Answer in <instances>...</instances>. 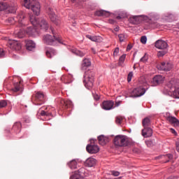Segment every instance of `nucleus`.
<instances>
[{
	"label": "nucleus",
	"instance_id": "obj_20",
	"mask_svg": "<svg viewBox=\"0 0 179 179\" xmlns=\"http://www.w3.org/2000/svg\"><path fill=\"white\" fill-rule=\"evenodd\" d=\"M98 141L99 145H101V146H104L110 142V138L104 135H101L98 136Z\"/></svg>",
	"mask_w": 179,
	"mask_h": 179
},
{
	"label": "nucleus",
	"instance_id": "obj_50",
	"mask_svg": "<svg viewBox=\"0 0 179 179\" xmlns=\"http://www.w3.org/2000/svg\"><path fill=\"white\" fill-rule=\"evenodd\" d=\"M5 57V50L3 49L0 48V58H3Z\"/></svg>",
	"mask_w": 179,
	"mask_h": 179
},
{
	"label": "nucleus",
	"instance_id": "obj_9",
	"mask_svg": "<svg viewBox=\"0 0 179 179\" xmlns=\"http://www.w3.org/2000/svg\"><path fill=\"white\" fill-rule=\"evenodd\" d=\"M86 150L88 153L94 155L98 153V152L100 150V148H99V145L94 144V140H91V143L87 145Z\"/></svg>",
	"mask_w": 179,
	"mask_h": 179
},
{
	"label": "nucleus",
	"instance_id": "obj_23",
	"mask_svg": "<svg viewBox=\"0 0 179 179\" xmlns=\"http://www.w3.org/2000/svg\"><path fill=\"white\" fill-rule=\"evenodd\" d=\"M129 21L133 24H138V23L142 22V17L141 15H134L129 18Z\"/></svg>",
	"mask_w": 179,
	"mask_h": 179
},
{
	"label": "nucleus",
	"instance_id": "obj_17",
	"mask_svg": "<svg viewBox=\"0 0 179 179\" xmlns=\"http://www.w3.org/2000/svg\"><path fill=\"white\" fill-rule=\"evenodd\" d=\"M143 138H150L153 136V130L150 127H144L141 131Z\"/></svg>",
	"mask_w": 179,
	"mask_h": 179
},
{
	"label": "nucleus",
	"instance_id": "obj_8",
	"mask_svg": "<svg viewBox=\"0 0 179 179\" xmlns=\"http://www.w3.org/2000/svg\"><path fill=\"white\" fill-rule=\"evenodd\" d=\"M48 15H49L51 22H52V23H55V24H56L57 26H58V24L61 23V20H59V17H58L57 15H55L54 9L49 8L48 9Z\"/></svg>",
	"mask_w": 179,
	"mask_h": 179
},
{
	"label": "nucleus",
	"instance_id": "obj_5",
	"mask_svg": "<svg viewBox=\"0 0 179 179\" xmlns=\"http://www.w3.org/2000/svg\"><path fill=\"white\" fill-rule=\"evenodd\" d=\"M24 13L23 11H21L19 13L17 16L14 18V17H9L8 20H6V24H15L16 22H18L19 25L22 27L24 26Z\"/></svg>",
	"mask_w": 179,
	"mask_h": 179
},
{
	"label": "nucleus",
	"instance_id": "obj_40",
	"mask_svg": "<svg viewBox=\"0 0 179 179\" xmlns=\"http://www.w3.org/2000/svg\"><path fill=\"white\" fill-rule=\"evenodd\" d=\"M8 6L6 3H0V11L5 10V9H8Z\"/></svg>",
	"mask_w": 179,
	"mask_h": 179
},
{
	"label": "nucleus",
	"instance_id": "obj_16",
	"mask_svg": "<svg viewBox=\"0 0 179 179\" xmlns=\"http://www.w3.org/2000/svg\"><path fill=\"white\" fill-rule=\"evenodd\" d=\"M57 101L63 108H69V107H72L73 106L72 101L70 100H65L59 98L57 99Z\"/></svg>",
	"mask_w": 179,
	"mask_h": 179
},
{
	"label": "nucleus",
	"instance_id": "obj_7",
	"mask_svg": "<svg viewBox=\"0 0 179 179\" xmlns=\"http://www.w3.org/2000/svg\"><path fill=\"white\" fill-rule=\"evenodd\" d=\"M8 47L14 51H20L22 50V43L15 40H9Z\"/></svg>",
	"mask_w": 179,
	"mask_h": 179
},
{
	"label": "nucleus",
	"instance_id": "obj_64",
	"mask_svg": "<svg viewBox=\"0 0 179 179\" xmlns=\"http://www.w3.org/2000/svg\"><path fill=\"white\" fill-rule=\"evenodd\" d=\"M84 2H85V1H87V0H83Z\"/></svg>",
	"mask_w": 179,
	"mask_h": 179
},
{
	"label": "nucleus",
	"instance_id": "obj_48",
	"mask_svg": "<svg viewBox=\"0 0 179 179\" xmlns=\"http://www.w3.org/2000/svg\"><path fill=\"white\" fill-rule=\"evenodd\" d=\"M70 179H82V178H80V175L78 173H75L74 175L70 177Z\"/></svg>",
	"mask_w": 179,
	"mask_h": 179
},
{
	"label": "nucleus",
	"instance_id": "obj_1",
	"mask_svg": "<svg viewBox=\"0 0 179 179\" xmlns=\"http://www.w3.org/2000/svg\"><path fill=\"white\" fill-rule=\"evenodd\" d=\"M50 30L52 31L53 36L50 34L43 36V43H45V44H48V45H57L58 43H61V38L55 34V32H54V29L50 27Z\"/></svg>",
	"mask_w": 179,
	"mask_h": 179
},
{
	"label": "nucleus",
	"instance_id": "obj_19",
	"mask_svg": "<svg viewBox=\"0 0 179 179\" xmlns=\"http://www.w3.org/2000/svg\"><path fill=\"white\" fill-rule=\"evenodd\" d=\"M61 80L63 83L68 85L69 83H72L73 80V76L71 74L64 75L61 77Z\"/></svg>",
	"mask_w": 179,
	"mask_h": 179
},
{
	"label": "nucleus",
	"instance_id": "obj_15",
	"mask_svg": "<svg viewBox=\"0 0 179 179\" xmlns=\"http://www.w3.org/2000/svg\"><path fill=\"white\" fill-rule=\"evenodd\" d=\"M36 26L33 25L32 27H28L25 30L26 34L30 36L31 37H36V36L38 35V31L36 29Z\"/></svg>",
	"mask_w": 179,
	"mask_h": 179
},
{
	"label": "nucleus",
	"instance_id": "obj_4",
	"mask_svg": "<svg viewBox=\"0 0 179 179\" xmlns=\"http://www.w3.org/2000/svg\"><path fill=\"white\" fill-rule=\"evenodd\" d=\"M84 85L87 89H91L93 87V83L94 82V72L92 71H87L84 76Z\"/></svg>",
	"mask_w": 179,
	"mask_h": 179
},
{
	"label": "nucleus",
	"instance_id": "obj_47",
	"mask_svg": "<svg viewBox=\"0 0 179 179\" xmlns=\"http://www.w3.org/2000/svg\"><path fill=\"white\" fill-rule=\"evenodd\" d=\"M145 144L148 148H152V146H153V141L151 140L146 141Z\"/></svg>",
	"mask_w": 179,
	"mask_h": 179
},
{
	"label": "nucleus",
	"instance_id": "obj_13",
	"mask_svg": "<svg viewBox=\"0 0 179 179\" xmlns=\"http://www.w3.org/2000/svg\"><path fill=\"white\" fill-rule=\"evenodd\" d=\"M159 71H164V72H169L171 69H173V64L169 62H162L158 66Z\"/></svg>",
	"mask_w": 179,
	"mask_h": 179
},
{
	"label": "nucleus",
	"instance_id": "obj_63",
	"mask_svg": "<svg viewBox=\"0 0 179 179\" xmlns=\"http://www.w3.org/2000/svg\"><path fill=\"white\" fill-rule=\"evenodd\" d=\"M71 1H72V2H75L76 0H71Z\"/></svg>",
	"mask_w": 179,
	"mask_h": 179
},
{
	"label": "nucleus",
	"instance_id": "obj_60",
	"mask_svg": "<svg viewBox=\"0 0 179 179\" xmlns=\"http://www.w3.org/2000/svg\"><path fill=\"white\" fill-rule=\"evenodd\" d=\"M91 50L93 54H96V50H94V48H92Z\"/></svg>",
	"mask_w": 179,
	"mask_h": 179
},
{
	"label": "nucleus",
	"instance_id": "obj_38",
	"mask_svg": "<svg viewBox=\"0 0 179 179\" xmlns=\"http://www.w3.org/2000/svg\"><path fill=\"white\" fill-rule=\"evenodd\" d=\"M125 58H127V55H122L119 59V65L120 66H122L124 65V62H125Z\"/></svg>",
	"mask_w": 179,
	"mask_h": 179
},
{
	"label": "nucleus",
	"instance_id": "obj_39",
	"mask_svg": "<svg viewBox=\"0 0 179 179\" xmlns=\"http://www.w3.org/2000/svg\"><path fill=\"white\" fill-rule=\"evenodd\" d=\"M172 95L175 99H179V88H175L172 92Z\"/></svg>",
	"mask_w": 179,
	"mask_h": 179
},
{
	"label": "nucleus",
	"instance_id": "obj_37",
	"mask_svg": "<svg viewBox=\"0 0 179 179\" xmlns=\"http://www.w3.org/2000/svg\"><path fill=\"white\" fill-rule=\"evenodd\" d=\"M15 34H17L19 38H23V37H24V34H26V31L20 29L19 31H15Z\"/></svg>",
	"mask_w": 179,
	"mask_h": 179
},
{
	"label": "nucleus",
	"instance_id": "obj_53",
	"mask_svg": "<svg viewBox=\"0 0 179 179\" xmlns=\"http://www.w3.org/2000/svg\"><path fill=\"white\" fill-rule=\"evenodd\" d=\"M171 134H173V135H175V136H177V135H178L177 131H176V130L174 129H171Z\"/></svg>",
	"mask_w": 179,
	"mask_h": 179
},
{
	"label": "nucleus",
	"instance_id": "obj_35",
	"mask_svg": "<svg viewBox=\"0 0 179 179\" xmlns=\"http://www.w3.org/2000/svg\"><path fill=\"white\" fill-rule=\"evenodd\" d=\"M90 65H92V62H90V60H89V59H85L83 61V64H82L83 68L90 66Z\"/></svg>",
	"mask_w": 179,
	"mask_h": 179
},
{
	"label": "nucleus",
	"instance_id": "obj_33",
	"mask_svg": "<svg viewBox=\"0 0 179 179\" xmlns=\"http://www.w3.org/2000/svg\"><path fill=\"white\" fill-rule=\"evenodd\" d=\"M142 124L143 128H148L150 126V119L149 117H145L142 121Z\"/></svg>",
	"mask_w": 179,
	"mask_h": 179
},
{
	"label": "nucleus",
	"instance_id": "obj_56",
	"mask_svg": "<svg viewBox=\"0 0 179 179\" xmlns=\"http://www.w3.org/2000/svg\"><path fill=\"white\" fill-rule=\"evenodd\" d=\"M176 146L177 152H179V141L176 142Z\"/></svg>",
	"mask_w": 179,
	"mask_h": 179
},
{
	"label": "nucleus",
	"instance_id": "obj_57",
	"mask_svg": "<svg viewBox=\"0 0 179 179\" xmlns=\"http://www.w3.org/2000/svg\"><path fill=\"white\" fill-rule=\"evenodd\" d=\"M124 17H125V16H121V15H118L116 17V18L120 20V19H124Z\"/></svg>",
	"mask_w": 179,
	"mask_h": 179
},
{
	"label": "nucleus",
	"instance_id": "obj_12",
	"mask_svg": "<svg viewBox=\"0 0 179 179\" xmlns=\"http://www.w3.org/2000/svg\"><path fill=\"white\" fill-rule=\"evenodd\" d=\"M17 77H14L13 80V87L11 89L13 93H17V92H22V87H23V84H22V80H18L16 82Z\"/></svg>",
	"mask_w": 179,
	"mask_h": 179
},
{
	"label": "nucleus",
	"instance_id": "obj_36",
	"mask_svg": "<svg viewBox=\"0 0 179 179\" xmlns=\"http://www.w3.org/2000/svg\"><path fill=\"white\" fill-rule=\"evenodd\" d=\"M160 26L159 24H157V22H153L152 20L149 21V27H151L152 29H156V27H159Z\"/></svg>",
	"mask_w": 179,
	"mask_h": 179
},
{
	"label": "nucleus",
	"instance_id": "obj_42",
	"mask_svg": "<svg viewBox=\"0 0 179 179\" xmlns=\"http://www.w3.org/2000/svg\"><path fill=\"white\" fill-rule=\"evenodd\" d=\"M75 54L76 55H78V57H85V52H82V51H80V50H75Z\"/></svg>",
	"mask_w": 179,
	"mask_h": 179
},
{
	"label": "nucleus",
	"instance_id": "obj_25",
	"mask_svg": "<svg viewBox=\"0 0 179 179\" xmlns=\"http://www.w3.org/2000/svg\"><path fill=\"white\" fill-rule=\"evenodd\" d=\"M96 159L93 157H90L86 159V161L85 162V164L87 167H93V166L96 165Z\"/></svg>",
	"mask_w": 179,
	"mask_h": 179
},
{
	"label": "nucleus",
	"instance_id": "obj_43",
	"mask_svg": "<svg viewBox=\"0 0 179 179\" xmlns=\"http://www.w3.org/2000/svg\"><path fill=\"white\" fill-rule=\"evenodd\" d=\"M166 54H167V51H166V50L159 51L157 52V57H164V55H166Z\"/></svg>",
	"mask_w": 179,
	"mask_h": 179
},
{
	"label": "nucleus",
	"instance_id": "obj_49",
	"mask_svg": "<svg viewBox=\"0 0 179 179\" xmlns=\"http://www.w3.org/2000/svg\"><path fill=\"white\" fill-rule=\"evenodd\" d=\"M147 41H148V38L146 36H143L141 38V43H142V44H146Z\"/></svg>",
	"mask_w": 179,
	"mask_h": 179
},
{
	"label": "nucleus",
	"instance_id": "obj_18",
	"mask_svg": "<svg viewBox=\"0 0 179 179\" xmlns=\"http://www.w3.org/2000/svg\"><path fill=\"white\" fill-rule=\"evenodd\" d=\"M155 47L159 50H166L169 47V44L163 40H158L155 42Z\"/></svg>",
	"mask_w": 179,
	"mask_h": 179
},
{
	"label": "nucleus",
	"instance_id": "obj_3",
	"mask_svg": "<svg viewBox=\"0 0 179 179\" xmlns=\"http://www.w3.org/2000/svg\"><path fill=\"white\" fill-rule=\"evenodd\" d=\"M23 6L27 9H31L36 16L40 15V3L36 0H24Z\"/></svg>",
	"mask_w": 179,
	"mask_h": 179
},
{
	"label": "nucleus",
	"instance_id": "obj_52",
	"mask_svg": "<svg viewBox=\"0 0 179 179\" xmlns=\"http://www.w3.org/2000/svg\"><path fill=\"white\" fill-rule=\"evenodd\" d=\"M113 176H114L115 177H118V176H120V172L116 171H113Z\"/></svg>",
	"mask_w": 179,
	"mask_h": 179
},
{
	"label": "nucleus",
	"instance_id": "obj_28",
	"mask_svg": "<svg viewBox=\"0 0 179 179\" xmlns=\"http://www.w3.org/2000/svg\"><path fill=\"white\" fill-rule=\"evenodd\" d=\"M96 16H102L103 17H108L110 16V12L100 10L95 13Z\"/></svg>",
	"mask_w": 179,
	"mask_h": 179
},
{
	"label": "nucleus",
	"instance_id": "obj_34",
	"mask_svg": "<svg viewBox=\"0 0 179 179\" xmlns=\"http://www.w3.org/2000/svg\"><path fill=\"white\" fill-rule=\"evenodd\" d=\"M122 121H124V117L122 116H117L115 119V122L117 125H121Z\"/></svg>",
	"mask_w": 179,
	"mask_h": 179
},
{
	"label": "nucleus",
	"instance_id": "obj_26",
	"mask_svg": "<svg viewBox=\"0 0 179 179\" xmlns=\"http://www.w3.org/2000/svg\"><path fill=\"white\" fill-rule=\"evenodd\" d=\"M26 48L28 51H33L36 48V43L33 41H27Z\"/></svg>",
	"mask_w": 179,
	"mask_h": 179
},
{
	"label": "nucleus",
	"instance_id": "obj_29",
	"mask_svg": "<svg viewBox=\"0 0 179 179\" xmlns=\"http://www.w3.org/2000/svg\"><path fill=\"white\" fill-rule=\"evenodd\" d=\"M68 166L71 170H75L76 169H78V160L77 159H73L70 161L68 163Z\"/></svg>",
	"mask_w": 179,
	"mask_h": 179
},
{
	"label": "nucleus",
	"instance_id": "obj_2",
	"mask_svg": "<svg viewBox=\"0 0 179 179\" xmlns=\"http://www.w3.org/2000/svg\"><path fill=\"white\" fill-rule=\"evenodd\" d=\"M29 20L32 26H36L38 29H41L42 30H45V31H47L50 27L48 22L44 18L37 20L34 15H30Z\"/></svg>",
	"mask_w": 179,
	"mask_h": 179
},
{
	"label": "nucleus",
	"instance_id": "obj_51",
	"mask_svg": "<svg viewBox=\"0 0 179 179\" xmlns=\"http://www.w3.org/2000/svg\"><path fill=\"white\" fill-rule=\"evenodd\" d=\"M92 94L94 100H99V99H100V96H99V94L92 92Z\"/></svg>",
	"mask_w": 179,
	"mask_h": 179
},
{
	"label": "nucleus",
	"instance_id": "obj_58",
	"mask_svg": "<svg viewBox=\"0 0 179 179\" xmlns=\"http://www.w3.org/2000/svg\"><path fill=\"white\" fill-rule=\"evenodd\" d=\"M115 31H120V27H116L115 29H114Z\"/></svg>",
	"mask_w": 179,
	"mask_h": 179
},
{
	"label": "nucleus",
	"instance_id": "obj_10",
	"mask_svg": "<svg viewBox=\"0 0 179 179\" xmlns=\"http://www.w3.org/2000/svg\"><path fill=\"white\" fill-rule=\"evenodd\" d=\"M144 86L146 88H143V87H138L133 90V96L134 97H141V96H143L144 93H146V90L149 89L148 87V84L145 83Z\"/></svg>",
	"mask_w": 179,
	"mask_h": 179
},
{
	"label": "nucleus",
	"instance_id": "obj_45",
	"mask_svg": "<svg viewBox=\"0 0 179 179\" xmlns=\"http://www.w3.org/2000/svg\"><path fill=\"white\" fill-rule=\"evenodd\" d=\"M134 76V73L132 71L129 72L127 76V82H131L132 80V77Z\"/></svg>",
	"mask_w": 179,
	"mask_h": 179
},
{
	"label": "nucleus",
	"instance_id": "obj_32",
	"mask_svg": "<svg viewBox=\"0 0 179 179\" xmlns=\"http://www.w3.org/2000/svg\"><path fill=\"white\" fill-rule=\"evenodd\" d=\"M157 159H166V160L164 161V163H169V162H170V160H171V159H173V155L167 154L166 155H162V156L157 157Z\"/></svg>",
	"mask_w": 179,
	"mask_h": 179
},
{
	"label": "nucleus",
	"instance_id": "obj_21",
	"mask_svg": "<svg viewBox=\"0 0 179 179\" xmlns=\"http://www.w3.org/2000/svg\"><path fill=\"white\" fill-rule=\"evenodd\" d=\"M35 100L37 102L40 101V103H36L37 106L43 104V103H44V100H45L44 94H43V92H37L35 94Z\"/></svg>",
	"mask_w": 179,
	"mask_h": 179
},
{
	"label": "nucleus",
	"instance_id": "obj_22",
	"mask_svg": "<svg viewBox=\"0 0 179 179\" xmlns=\"http://www.w3.org/2000/svg\"><path fill=\"white\" fill-rule=\"evenodd\" d=\"M101 107L103 110H111L113 108V101H103Z\"/></svg>",
	"mask_w": 179,
	"mask_h": 179
},
{
	"label": "nucleus",
	"instance_id": "obj_30",
	"mask_svg": "<svg viewBox=\"0 0 179 179\" xmlns=\"http://www.w3.org/2000/svg\"><path fill=\"white\" fill-rule=\"evenodd\" d=\"M57 55V51L52 48H49L46 50V56L48 58H52V57Z\"/></svg>",
	"mask_w": 179,
	"mask_h": 179
},
{
	"label": "nucleus",
	"instance_id": "obj_54",
	"mask_svg": "<svg viewBox=\"0 0 179 179\" xmlns=\"http://www.w3.org/2000/svg\"><path fill=\"white\" fill-rule=\"evenodd\" d=\"M132 49V45H128L127 47V51H129Z\"/></svg>",
	"mask_w": 179,
	"mask_h": 179
},
{
	"label": "nucleus",
	"instance_id": "obj_44",
	"mask_svg": "<svg viewBox=\"0 0 179 179\" xmlns=\"http://www.w3.org/2000/svg\"><path fill=\"white\" fill-rule=\"evenodd\" d=\"M119 37V40L120 41V43H122L123 41H125V35L124 34H120L118 35Z\"/></svg>",
	"mask_w": 179,
	"mask_h": 179
},
{
	"label": "nucleus",
	"instance_id": "obj_14",
	"mask_svg": "<svg viewBox=\"0 0 179 179\" xmlns=\"http://www.w3.org/2000/svg\"><path fill=\"white\" fill-rule=\"evenodd\" d=\"M164 82V77L162 76H155L152 81H151V86H157Z\"/></svg>",
	"mask_w": 179,
	"mask_h": 179
},
{
	"label": "nucleus",
	"instance_id": "obj_62",
	"mask_svg": "<svg viewBox=\"0 0 179 179\" xmlns=\"http://www.w3.org/2000/svg\"><path fill=\"white\" fill-rule=\"evenodd\" d=\"M113 179H121V177H119V178H113Z\"/></svg>",
	"mask_w": 179,
	"mask_h": 179
},
{
	"label": "nucleus",
	"instance_id": "obj_46",
	"mask_svg": "<svg viewBox=\"0 0 179 179\" xmlns=\"http://www.w3.org/2000/svg\"><path fill=\"white\" fill-rule=\"evenodd\" d=\"M120 55V48H116L113 52L114 57H118Z\"/></svg>",
	"mask_w": 179,
	"mask_h": 179
},
{
	"label": "nucleus",
	"instance_id": "obj_41",
	"mask_svg": "<svg viewBox=\"0 0 179 179\" xmlns=\"http://www.w3.org/2000/svg\"><path fill=\"white\" fill-rule=\"evenodd\" d=\"M8 106V102L6 100L0 101V108H3Z\"/></svg>",
	"mask_w": 179,
	"mask_h": 179
},
{
	"label": "nucleus",
	"instance_id": "obj_59",
	"mask_svg": "<svg viewBox=\"0 0 179 179\" xmlns=\"http://www.w3.org/2000/svg\"><path fill=\"white\" fill-rule=\"evenodd\" d=\"M168 179H178V178H177L176 176H171Z\"/></svg>",
	"mask_w": 179,
	"mask_h": 179
},
{
	"label": "nucleus",
	"instance_id": "obj_24",
	"mask_svg": "<svg viewBox=\"0 0 179 179\" xmlns=\"http://www.w3.org/2000/svg\"><path fill=\"white\" fill-rule=\"evenodd\" d=\"M166 120L170 122V124H173L175 127H179V120L178 119L173 117V116H168L166 117Z\"/></svg>",
	"mask_w": 179,
	"mask_h": 179
},
{
	"label": "nucleus",
	"instance_id": "obj_11",
	"mask_svg": "<svg viewBox=\"0 0 179 179\" xmlns=\"http://www.w3.org/2000/svg\"><path fill=\"white\" fill-rule=\"evenodd\" d=\"M52 108L50 106H43L38 110V114L42 117H51V115H52Z\"/></svg>",
	"mask_w": 179,
	"mask_h": 179
},
{
	"label": "nucleus",
	"instance_id": "obj_6",
	"mask_svg": "<svg viewBox=\"0 0 179 179\" xmlns=\"http://www.w3.org/2000/svg\"><path fill=\"white\" fill-rule=\"evenodd\" d=\"M115 146H127V141L126 136L117 135L114 138Z\"/></svg>",
	"mask_w": 179,
	"mask_h": 179
},
{
	"label": "nucleus",
	"instance_id": "obj_55",
	"mask_svg": "<svg viewBox=\"0 0 179 179\" xmlns=\"http://www.w3.org/2000/svg\"><path fill=\"white\" fill-rule=\"evenodd\" d=\"M10 13H15L16 12V8H13L11 10H8Z\"/></svg>",
	"mask_w": 179,
	"mask_h": 179
},
{
	"label": "nucleus",
	"instance_id": "obj_31",
	"mask_svg": "<svg viewBox=\"0 0 179 179\" xmlns=\"http://www.w3.org/2000/svg\"><path fill=\"white\" fill-rule=\"evenodd\" d=\"M86 37L87 38H89V40H91V41H95V43H100L102 40L101 36L87 35Z\"/></svg>",
	"mask_w": 179,
	"mask_h": 179
},
{
	"label": "nucleus",
	"instance_id": "obj_27",
	"mask_svg": "<svg viewBox=\"0 0 179 179\" xmlns=\"http://www.w3.org/2000/svg\"><path fill=\"white\" fill-rule=\"evenodd\" d=\"M13 130L16 134H19L22 131V123L20 122H15L13 126Z\"/></svg>",
	"mask_w": 179,
	"mask_h": 179
},
{
	"label": "nucleus",
	"instance_id": "obj_61",
	"mask_svg": "<svg viewBox=\"0 0 179 179\" xmlns=\"http://www.w3.org/2000/svg\"><path fill=\"white\" fill-rule=\"evenodd\" d=\"M141 62H145V57H142L141 59Z\"/></svg>",
	"mask_w": 179,
	"mask_h": 179
}]
</instances>
